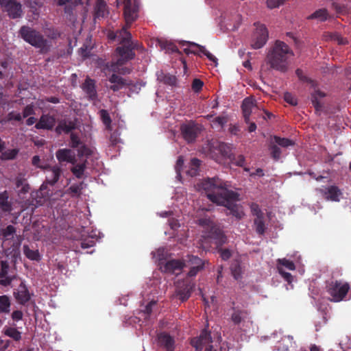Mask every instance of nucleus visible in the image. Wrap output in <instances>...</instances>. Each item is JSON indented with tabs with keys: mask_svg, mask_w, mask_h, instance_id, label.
I'll return each instance as SVG.
<instances>
[{
	"mask_svg": "<svg viewBox=\"0 0 351 351\" xmlns=\"http://www.w3.org/2000/svg\"><path fill=\"white\" fill-rule=\"evenodd\" d=\"M195 284L188 278L183 280H179L176 285V296L182 302H186L191 297Z\"/></svg>",
	"mask_w": 351,
	"mask_h": 351,
	"instance_id": "10",
	"label": "nucleus"
},
{
	"mask_svg": "<svg viewBox=\"0 0 351 351\" xmlns=\"http://www.w3.org/2000/svg\"><path fill=\"white\" fill-rule=\"evenodd\" d=\"M256 232L259 235H263L265 232L266 226L264 221V217L255 218L254 220Z\"/></svg>",
	"mask_w": 351,
	"mask_h": 351,
	"instance_id": "42",
	"label": "nucleus"
},
{
	"mask_svg": "<svg viewBox=\"0 0 351 351\" xmlns=\"http://www.w3.org/2000/svg\"><path fill=\"white\" fill-rule=\"evenodd\" d=\"M277 266H281L282 268L293 271L295 269V265L292 261L286 258H279L277 260Z\"/></svg>",
	"mask_w": 351,
	"mask_h": 351,
	"instance_id": "43",
	"label": "nucleus"
},
{
	"mask_svg": "<svg viewBox=\"0 0 351 351\" xmlns=\"http://www.w3.org/2000/svg\"><path fill=\"white\" fill-rule=\"evenodd\" d=\"M295 74L300 81L310 83V84H311L312 86H315V82L313 80H311L310 78H308V77H306V75H304L302 69H298L295 71Z\"/></svg>",
	"mask_w": 351,
	"mask_h": 351,
	"instance_id": "56",
	"label": "nucleus"
},
{
	"mask_svg": "<svg viewBox=\"0 0 351 351\" xmlns=\"http://www.w3.org/2000/svg\"><path fill=\"white\" fill-rule=\"evenodd\" d=\"M218 252L220 254V257L223 261H228L232 256L231 251L227 248L219 247L218 249Z\"/></svg>",
	"mask_w": 351,
	"mask_h": 351,
	"instance_id": "61",
	"label": "nucleus"
},
{
	"mask_svg": "<svg viewBox=\"0 0 351 351\" xmlns=\"http://www.w3.org/2000/svg\"><path fill=\"white\" fill-rule=\"evenodd\" d=\"M19 36L26 43L39 49L41 54L47 53L51 49V43L36 29L23 25L19 31Z\"/></svg>",
	"mask_w": 351,
	"mask_h": 351,
	"instance_id": "3",
	"label": "nucleus"
},
{
	"mask_svg": "<svg viewBox=\"0 0 351 351\" xmlns=\"http://www.w3.org/2000/svg\"><path fill=\"white\" fill-rule=\"evenodd\" d=\"M189 43H191V42H186L184 41L183 43V46L184 45H188L189 47H186V48H184V51L185 53L186 54H189V53H193V54H195V55H197V56H201V52L199 51V49L197 48V49H193V47H194L193 46H191L190 45Z\"/></svg>",
	"mask_w": 351,
	"mask_h": 351,
	"instance_id": "58",
	"label": "nucleus"
},
{
	"mask_svg": "<svg viewBox=\"0 0 351 351\" xmlns=\"http://www.w3.org/2000/svg\"><path fill=\"white\" fill-rule=\"evenodd\" d=\"M14 296L20 304H26L31 299L32 294L29 293V289L24 282H21L17 289L13 293Z\"/></svg>",
	"mask_w": 351,
	"mask_h": 351,
	"instance_id": "18",
	"label": "nucleus"
},
{
	"mask_svg": "<svg viewBox=\"0 0 351 351\" xmlns=\"http://www.w3.org/2000/svg\"><path fill=\"white\" fill-rule=\"evenodd\" d=\"M56 156L60 163L68 162L75 165L77 162L75 155L73 151L70 149H59L56 152Z\"/></svg>",
	"mask_w": 351,
	"mask_h": 351,
	"instance_id": "19",
	"label": "nucleus"
},
{
	"mask_svg": "<svg viewBox=\"0 0 351 351\" xmlns=\"http://www.w3.org/2000/svg\"><path fill=\"white\" fill-rule=\"evenodd\" d=\"M286 339L291 341L293 339V337L288 336L285 337V338H282L281 341L278 342V345L277 346V350L278 351H287L289 350V346L284 344V342L285 341Z\"/></svg>",
	"mask_w": 351,
	"mask_h": 351,
	"instance_id": "63",
	"label": "nucleus"
},
{
	"mask_svg": "<svg viewBox=\"0 0 351 351\" xmlns=\"http://www.w3.org/2000/svg\"><path fill=\"white\" fill-rule=\"evenodd\" d=\"M3 332L5 336L12 338L16 341H19L21 339V332L14 327L5 326L3 328Z\"/></svg>",
	"mask_w": 351,
	"mask_h": 351,
	"instance_id": "32",
	"label": "nucleus"
},
{
	"mask_svg": "<svg viewBox=\"0 0 351 351\" xmlns=\"http://www.w3.org/2000/svg\"><path fill=\"white\" fill-rule=\"evenodd\" d=\"M87 161L85 160L84 162L80 163H75L73 165V167L71 168V171L77 178H82L84 176L85 169H86Z\"/></svg>",
	"mask_w": 351,
	"mask_h": 351,
	"instance_id": "29",
	"label": "nucleus"
},
{
	"mask_svg": "<svg viewBox=\"0 0 351 351\" xmlns=\"http://www.w3.org/2000/svg\"><path fill=\"white\" fill-rule=\"evenodd\" d=\"M201 165V160L193 158L191 160L189 169L186 173L191 177L196 176L198 174L199 169Z\"/></svg>",
	"mask_w": 351,
	"mask_h": 351,
	"instance_id": "31",
	"label": "nucleus"
},
{
	"mask_svg": "<svg viewBox=\"0 0 351 351\" xmlns=\"http://www.w3.org/2000/svg\"><path fill=\"white\" fill-rule=\"evenodd\" d=\"M349 289L348 283H342L338 280L331 281L327 286V292L331 296V300L335 302L343 300Z\"/></svg>",
	"mask_w": 351,
	"mask_h": 351,
	"instance_id": "9",
	"label": "nucleus"
},
{
	"mask_svg": "<svg viewBox=\"0 0 351 351\" xmlns=\"http://www.w3.org/2000/svg\"><path fill=\"white\" fill-rule=\"evenodd\" d=\"M204 82L198 78H195L193 80L191 84V88L195 93H199L202 89Z\"/></svg>",
	"mask_w": 351,
	"mask_h": 351,
	"instance_id": "60",
	"label": "nucleus"
},
{
	"mask_svg": "<svg viewBox=\"0 0 351 351\" xmlns=\"http://www.w3.org/2000/svg\"><path fill=\"white\" fill-rule=\"evenodd\" d=\"M83 185H84L83 182H82L79 184H73L69 188L68 191L70 193H73L74 195H76L78 197L81 195V191L83 189Z\"/></svg>",
	"mask_w": 351,
	"mask_h": 351,
	"instance_id": "49",
	"label": "nucleus"
},
{
	"mask_svg": "<svg viewBox=\"0 0 351 351\" xmlns=\"http://www.w3.org/2000/svg\"><path fill=\"white\" fill-rule=\"evenodd\" d=\"M11 302L6 295H0V313H9L10 311Z\"/></svg>",
	"mask_w": 351,
	"mask_h": 351,
	"instance_id": "37",
	"label": "nucleus"
},
{
	"mask_svg": "<svg viewBox=\"0 0 351 351\" xmlns=\"http://www.w3.org/2000/svg\"><path fill=\"white\" fill-rule=\"evenodd\" d=\"M328 95L320 90L319 88H315L311 93V101L315 110H319L324 107L326 98Z\"/></svg>",
	"mask_w": 351,
	"mask_h": 351,
	"instance_id": "23",
	"label": "nucleus"
},
{
	"mask_svg": "<svg viewBox=\"0 0 351 351\" xmlns=\"http://www.w3.org/2000/svg\"><path fill=\"white\" fill-rule=\"evenodd\" d=\"M101 112V119L102 120L103 123L106 126V129L107 130L111 131V118L108 112V111H100Z\"/></svg>",
	"mask_w": 351,
	"mask_h": 351,
	"instance_id": "47",
	"label": "nucleus"
},
{
	"mask_svg": "<svg viewBox=\"0 0 351 351\" xmlns=\"http://www.w3.org/2000/svg\"><path fill=\"white\" fill-rule=\"evenodd\" d=\"M203 149L208 157L217 162L223 158H231V147L225 143L212 140Z\"/></svg>",
	"mask_w": 351,
	"mask_h": 351,
	"instance_id": "4",
	"label": "nucleus"
},
{
	"mask_svg": "<svg viewBox=\"0 0 351 351\" xmlns=\"http://www.w3.org/2000/svg\"><path fill=\"white\" fill-rule=\"evenodd\" d=\"M16 228L12 225H8L5 228L0 229V235L3 237L5 240H9L14 237L16 233Z\"/></svg>",
	"mask_w": 351,
	"mask_h": 351,
	"instance_id": "39",
	"label": "nucleus"
},
{
	"mask_svg": "<svg viewBox=\"0 0 351 351\" xmlns=\"http://www.w3.org/2000/svg\"><path fill=\"white\" fill-rule=\"evenodd\" d=\"M23 253L28 259L32 261H39L41 258L38 250H31L27 245L23 246Z\"/></svg>",
	"mask_w": 351,
	"mask_h": 351,
	"instance_id": "36",
	"label": "nucleus"
},
{
	"mask_svg": "<svg viewBox=\"0 0 351 351\" xmlns=\"http://www.w3.org/2000/svg\"><path fill=\"white\" fill-rule=\"evenodd\" d=\"M328 17V10L325 8L319 9L312 14L307 16L308 20L318 19L321 21H325Z\"/></svg>",
	"mask_w": 351,
	"mask_h": 351,
	"instance_id": "34",
	"label": "nucleus"
},
{
	"mask_svg": "<svg viewBox=\"0 0 351 351\" xmlns=\"http://www.w3.org/2000/svg\"><path fill=\"white\" fill-rule=\"evenodd\" d=\"M226 186V184L219 178L204 179L199 184V189L206 192L208 199L217 204L219 203V199L226 195L230 198L235 197L234 191L228 189Z\"/></svg>",
	"mask_w": 351,
	"mask_h": 351,
	"instance_id": "1",
	"label": "nucleus"
},
{
	"mask_svg": "<svg viewBox=\"0 0 351 351\" xmlns=\"http://www.w3.org/2000/svg\"><path fill=\"white\" fill-rule=\"evenodd\" d=\"M81 88L86 97L92 101H94L97 97L96 90L95 81L89 77H86L84 83H82Z\"/></svg>",
	"mask_w": 351,
	"mask_h": 351,
	"instance_id": "20",
	"label": "nucleus"
},
{
	"mask_svg": "<svg viewBox=\"0 0 351 351\" xmlns=\"http://www.w3.org/2000/svg\"><path fill=\"white\" fill-rule=\"evenodd\" d=\"M320 191L326 199L334 202H339V197L341 195V192L336 186H330L325 189H321Z\"/></svg>",
	"mask_w": 351,
	"mask_h": 351,
	"instance_id": "25",
	"label": "nucleus"
},
{
	"mask_svg": "<svg viewBox=\"0 0 351 351\" xmlns=\"http://www.w3.org/2000/svg\"><path fill=\"white\" fill-rule=\"evenodd\" d=\"M107 14V5L104 0H97L95 8V16L97 18L104 17Z\"/></svg>",
	"mask_w": 351,
	"mask_h": 351,
	"instance_id": "33",
	"label": "nucleus"
},
{
	"mask_svg": "<svg viewBox=\"0 0 351 351\" xmlns=\"http://www.w3.org/2000/svg\"><path fill=\"white\" fill-rule=\"evenodd\" d=\"M159 45L162 49L171 52H176L178 51L176 45L167 40H159Z\"/></svg>",
	"mask_w": 351,
	"mask_h": 351,
	"instance_id": "48",
	"label": "nucleus"
},
{
	"mask_svg": "<svg viewBox=\"0 0 351 351\" xmlns=\"http://www.w3.org/2000/svg\"><path fill=\"white\" fill-rule=\"evenodd\" d=\"M124 34V38L120 40V45L116 48V53L119 56V58L116 62L117 65H123L125 63L134 58L135 52L132 50L130 47L128 38L130 37V32L123 31L121 34Z\"/></svg>",
	"mask_w": 351,
	"mask_h": 351,
	"instance_id": "6",
	"label": "nucleus"
},
{
	"mask_svg": "<svg viewBox=\"0 0 351 351\" xmlns=\"http://www.w3.org/2000/svg\"><path fill=\"white\" fill-rule=\"evenodd\" d=\"M162 82H164V84L171 86H177V78L175 75H165L162 79Z\"/></svg>",
	"mask_w": 351,
	"mask_h": 351,
	"instance_id": "52",
	"label": "nucleus"
},
{
	"mask_svg": "<svg viewBox=\"0 0 351 351\" xmlns=\"http://www.w3.org/2000/svg\"><path fill=\"white\" fill-rule=\"evenodd\" d=\"M252 214L256 216V218L264 217V213L261 210L259 206L256 203H252L250 205Z\"/></svg>",
	"mask_w": 351,
	"mask_h": 351,
	"instance_id": "53",
	"label": "nucleus"
},
{
	"mask_svg": "<svg viewBox=\"0 0 351 351\" xmlns=\"http://www.w3.org/2000/svg\"><path fill=\"white\" fill-rule=\"evenodd\" d=\"M256 106V101L252 97L244 99L241 105V110H252Z\"/></svg>",
	"mask_w": 351,
	"mask_h": 351,
	"instance_id": "46",
	"label": "nucleus"
},
{
	"mask_svg": "<svg viewBox=\"0 0 351 351\" xmlns=\"http://www.w3.org/2000/svg\"><path fill=\"white\" fill-rule=\"evenodd\" d=\"M0 5L10 18L15 19L22 16L21 4L16 0H0Z\"/></svg>",
	"mask_w": 351,
	"mask_h": 351,
	"instance_id": "13",
	"label": "nucleus"
},
{
	"mask_svg": "<svg viewBox=\"0 0 351 351\" xmlns=\"http://www.w3.org/2000/svg\"><path fill=\"white\" fill-rule=\"evenodd\" d=\"M213 343L211 332L207 328L203 329L199 336L191 340V345L195 351H218L214 349Z\"/></svg>",
	"mask_w": 351,
	"mask_h": 351,
	"instance_id": "7",
	"label": "nucleus"
},
{
	"mask_svg": "<svg viewBox=\"0 0 351 351\" xmlns=\"http://www.w3.org/2000/svg\"><path fill=\"white\" fill-rule=\"evenodd\" d=\"M232 310L233 313L231 315V320L234 325L241 324L248 315V312L246 310L239 309L236 307H233Z\"/></svg>",
	"mask_w": 351,
	"mask_h": 351,
	"instance_id": "27",
	"label": "nucleus"
},
{
	"mask_svg": "<svg viewBox=\"0 0 351 351\" xmlns=\"http://www.w3.org/2000/svg\"><path fill=\"white\" fill-rule=\"evenodd\" d=\"M45 180L40 186V190H45L47 185L54 186L59 180L62 169L58 165L47 166L45 168Z\"/></svg>",
	"mask_w": 351,
	"mask_h": 351,
	"instance_id": "12",
	"label": "nucleus"
},
{
	"mask_svg": "<svg viewBox=\"0 0 351 351\" xmlns=\"http://www.w3.org/2000/svg\"><path fill=\"white\" fill-rule=\"evenodd\" d=\"M55 125V119L52 117L43 115L40 121L36 124L37 129H51Z\"/></svg>",
	"mask_w": 351,
	"mask_h": 351,
	"instance_id": "28",
	"label": "nucleus"
},
{
	"mask_svg": "<svg viewBox=\"0 0 351 351\" xmlns=\"http://www.w3.org/2000/svg\"><path fill=\"white\" fill-rule=\"evenodd\" d=\"M183 262L184 263V267H195L204 268L206 263L205 261H203L198 256L189 254L186 256Z\"/></svg>",
	"mask_w": 351,
	"mask_h": 351,
	"instance_id": "26",
	"label": "nucleus"
},
{
	"mask_svg": "<svg viewBox=\"0 0 351 351\" xmlns=\"http://www.w3.org/2000/svg\"><path fill=\"white\" fill-rule=\"evenodd\" d=\"M75 128V124L72 121H60L58 125L56 128V132L58 134H61L62 132L69 133Z\"/></svg>",
	"mask_w": 351,
	"mask_h": 351,
	"instance_id": "30",
	"label": "nucleus"
},
{
	"mask_svg": "<svg viewBox=\"0 0 351 351\" xmlns=\"http://www.w3.org/2000/svg\"><path fill=\"white\" fill-rule=\"evenodd\" d=\"M235 197L230 198L226 195L223 198L219 199V203L217 205L223 206L230 211L227 215H232L237 219L240 220L245 216V213L243 206L240 204H236V202L239 200V195L234 191Z\"/></svg>",
	"mask_w": 351,
	"mask_h": 351,
	"instance_id": "8",
	"label": "nucleus"
},
{
	"mask_svg": "<svg viewBox=\"0 0 351 351\" xmlns=\"http://www.w3.org/2000/svg\"><path fill=\"white\" fill-rule=\"evenodd\" d=\"M15 189L18 191L23 185L27 182V180L25 178L24 175L19 173L16 176L14 179Z\"/></svg>",
	"mask_w": 351,
	"mask_h": 351,
	"instance_id": "59",
	"label": "nucleus"
},
{
	"mask_svg": "<svg viewBox=\"0 0 351 351\" xmlns=\"http://www.w3.org/2000/svg\"><path fill=\"white\" fill-rule=\"evenodd\" d=\"M197 223L204 229V237L213 239L217 246L226 242V237L210 218H200L197 220Z\"/></svg>",
	"mask_w": 351,
	"mask_h": 351,
	"instance_id": "5",
	"label": "nucleus"
},
{
	"mask_svg": "<svg viewBox=\"0 0 351 351\" xmlns=\"http://www.w3.org/2000/svg\"><path fill=\"white\" fill-rule=\"evenodd\" d=\"M138 5L136 0H125L124 16L126 25L125 27L128 29L131 24L137 19Z\"/></svg>",
	"mask_w": 351,
	"mask_h": 351,
	"instance_id": "15",
	"label": "nucleus"
},
{
	"mask_svg": "<svg viewBox=\"0 0 351 351\" xmlns=\"http://www.w3.org/2000/svg\"><path fill=\"white\" fill-rule=\"evenodd\" d=\"M184 267L183 261L178 259H171L167 261L163 266L164 271L171 274L178 275Z\"/></svg>",
	"mask_w": 351,
	"mask_h": 351,
	"instance_id": "21",
	"label": "nucleus"
},
{
	"mask_svg": "<svg viewBox=\"0 0 351 351\" xmlns=\"http://www.w3.org/2000/svg\"><path fill=\"white\" fill-rule=\"evenodd\" d=\"M190 45L195 47V48H198L199 51L201 52V53L204 54L207 57V58L213 62L215 66L217 64V58L213 55L211 53H210L208 51H207L205 48V47L202 46L200 45H198L197 43H189Z\"/></svg>",
	"mask_w": 351,
	"mask_h": 351,
	"instance_id": "40",
	"label": "nucleus"
},
{
	"mask_svg": "<svg viewBox=\"0 0 351 351\" xmlns=\"http://www.w3.org/2000/svg\"><path fill=\"white\" fill-rule=\"evenodd\" d=\"M269 149L271 151V156L275 160H278L280 159L281 156V150L277 145L271 144L269 145Z\"/></svg>",
	"mask_w": 351,
	"mask_h": 351,
	"instance_id": "50",
	"label": "nucleus"
},
{
	"mask_svg": "<svg viewBox=\"0 0 351 351\" xmlns=\"http://www.w3.org/2000/svg\"><path fill=\"white\" fill-rule=\"evenodd\" d=\"M95 241L93 237H86L83 239L80 242V245L83 249H87L94 246Z\"/></svg>",
	"mask_w": 351,
	"mask_h": 351,
	"instance_id": "54",
	"label": "nucleus"
},
{
	"mask_svg": "<svg viewBox=\"0 0 351 351\" xmlns=\"http://www.w3.org/2000/svg\"><path fill=\"white\" fill-rule=\"evenodd\" d=\"M123 31L128 32V29L124 26L121 29L118 30L116 32H110L108 34V37L111 40H115L116 39H117V40L120 43V40L124 38V34H121Z\"/></svg>",
	"mask_w": 351,
	"mask_h": 351,
	"instance_id": "44",
	"label": "nucleus"
},
{
	"mask_svg": "<svg viewBox=\"0 0 351 351\" xmlns=\"http://www.w3.org/2000/svg\"><path fill=\"white\" fill-rule=\"evenodd\" d=\"M119 66V65L116 64V62L112 63L111 70L114 73L118 72L119 73L122 75L130 74L132 71L131 69L128 67H123L119 69H118Z\"/></svg>",
	"mask_w": 351,
	"mask_h": 351,
	"instance_id": "57",
	"label": "nucleus"
},
{
	"mask_svg": "<svg viewBox=\"0 0 351 351\" xmlns=\"http://www.w3.org/2000/svg\"><path fill=\"white\" fill-rule=\"evenodd\" d=\"M131 84V81L113 73L106 81V87L108 90L117 92L123 88H126Z\"/></svg>",
	"mask_w": 351,
	"mask_h": 351,
	"instance_id": "14",
	"label": "nucleus"
},
{
	"mask_svg": "<svg viewBox=\"0 0 351 351\" xmlns=\"http://www.w3.org/2000/svg\"><path fill=\"white\" fill-rule=\"evenodd\" d=\"M45 35L49 39L56 40L60 36V33L53 26L45 25L43 29Z\"/></svg>",
	"mask_w": 351,
	"mask_h": 351,
	"instance_id": "38",
	"label": "nucleus"
},
{
	"mask_svg": "<svg viewBox=\"0 0 351 351\" xmlns=\"http://www.w3.org/2000/svg\"><path fill=\"white\" fill-rule=\"evenodd\" d=\"M158 345L166 351H174V339L167 332H160L158 335Z\"/></svg>",
	"mask_w": 351,
	"mask_h": 351,
	"instance_id": "22",
	"label": "nucleus"
},
{
	"mask_svg": "<svg viewBox=\"0 0 351 351\" xmlns=\"http://www.w3.org/2000/svg\"><path fill=\"white\" fill-rule=\"evenodd\" d=\"M16 278V274L11 269L7 261L0 262V285L7 287Z\"/></svg>",
	"mask_w": 351,
	"mask_h": 351,
	"instance_id": "16",
	"label": "nucleus"
},
{
	"mask_svg": "<svg viewBox=\"0 0 351 351\" xmlns=\"http://www.w3.org/2000/svg\"><path fill=\"white\" fill-rule=\"evenodd\" d=\"M277 269L285 281H287L289 284L292 282L293 276L290 273L285 271L281 266H277Z\"/></svg>",
	"mask_w": 351,
	"mask_h": 351,
	"instance_id": "55",
	"label": "nucleus"
},
{
	"mask_svg": "<svg viewBox=\"0 0 351 351\" xmlns=\"http://www.w3.org/2000/svg\"><path fill=\"white\" fill-rule=\"evenodd\" d=\"M293 55V51L285 43L276 40L268 53L267 60L272 69L285 73L288 70L289 57Z\"/></svg>",
	"mask_w": 351,
	"mask_h": 351,
	"instance_id": "2",
	"label": "nucleus"
},
{
	"mask_svg": "<svg viewBox=\"0 0 351 351\" xmlns=\"http://www.w3.org/2000/svg\"><path fill=\"white\" fill-rule=\"evenodd\" d=\"M228 122L226 117H217L213 120V128H223V125Z\"/></svg>",
	"mask_w": 351,
	"mask_h": 351,
	"instance_id": "51",
	"label": "nucleus"
},
{
	"mask_svg": "<svg viewBox=\"0 0 351 351\" xmlns=\"http://www.w3.org/2000/svg\"><path fill=\"white\" fill-rule=\"evenodd\" d=\"M230 271L233 278L235 280H239L242 278V267L239 261H234L230 265Z\"/></svg>",
	"mask_w": 351,
	"mask_h": 351,
	"instance_id": "35",
	"label": "nucleus"
},
{
	"mask_svg": "<svg viewBox=\"0 0 351 351\" xmlns=\"http://www.w3.org/2000/svg\"><path fill=\"white\" fill-rule=\"evenodd\" d=\"M274 142L278 145L282 147H288L289 146L293 145V142L287 138H280L277 136H274Z\"/></svg>",
	"mask_w": 351,
	"mask_h": 351,
	"instance_id": "45",
	"label": "nucleus"
},
{
	"mask_svg": "<svg viewBox=\"0 0 351 351\" xmlns=\"http://www.w3.org/2000/svg\"><path fill=\"white\" fill-rule=\"evenodd\" d=\"M19 152V149H16V148L3 151V152H2V153L0 156V159L2 160H14L16 158Z\"/></svg>",
	"mask_w": 351,
	"mask_h": 351,
	"instance_id": "41",
	"label": "nucleus"
},
{
	"mask_svg": "<svg viewBox=\"0 0 351 351\" xmlns=\"http://www.w3.org/2000/svg\"><path fill=\"white\" fill-rule=\"evenodd\" d=\"M284 99L287 103L291 104V106H294L298 104L297 99L290 93H285L284 95Z\"/></svg>",
	"mask_w": 351,
	"mask_h": 351,
	"instance_id": "64",
	"label": "nucleus"
},
{
	"mask_svg": "<svg viewBox=\"0 0 351 351\" xmlns=\"http://www.w3.org/2000/svg\"><path fill=\"white\" fill-rule=\"evenodd\" d=\"M256 29L253 33L251 46L253 49L262 48L267 43L269 37L268 31L265 25L254 23Z\"/></svg>",
	"mask_w": 351,
	"mask_h": 351,
	"instance_id": "11",
	"label": "nucleus"
},
{
	"mask_svg": "<svg viewBox=\"0 0 351 351\" xmlns=\"http://www.w3.org/2000/svg\"><path fill=\"white\" fill-rule=\"evenodd\" d=\"M183 166H184V158H183V156H180L178 158L176 166H175V169L177 173V177L181 176L180 172H181V170H182Z\"/></svg>",
	"mask_w": 351,
	"mask_h": 351,
	"instance_id": "62",
	"label": "nucleus"
},
{
	"mask_svg": "<svg viewBox=\"0 0 351 351\" xmlns=\"http://www.w3.org/2000/svg\"><path fill=\"white\" fill-rule=\"evenodd\" d=\"M70 146L72 148L80 147L79 155L88 156L90 154L89 149L86 145H83L82 141L80 140L79 136L77 134L71 132L70 135Z\"/></svg>",
	"mask_w": 351,
	"mask_h": 351,
	"instance_id": "24",
	"label": "nucleus"
},
{
	"mask_svg": "<svg viewBox=\"0 0 351 351\" xmlns=\"http://www.w3.org/2000/svg\"><path fill=\"white\" fill-rule=\"evenodd\" d=\"M181 132L183 138L188 143L195 141L198 134L201 132V127L198 124L194 123H189L181 126Z\"/></svg>",
	"mask_w": 351,
	"mask_h": 351,
	"instance_id": "17",
	"label": "nucleus"
}]
</instances>
